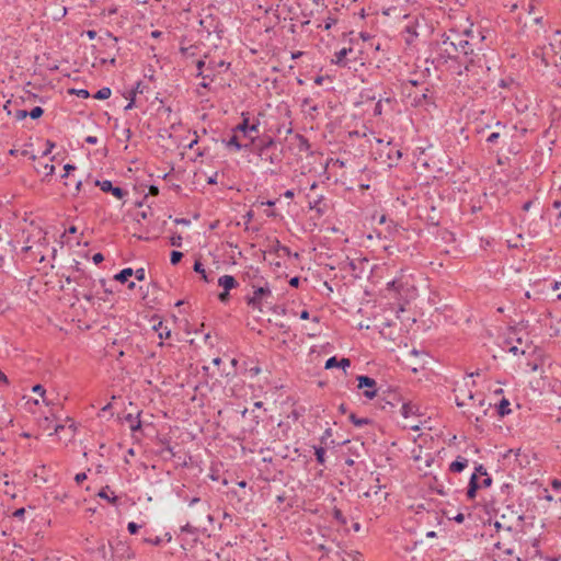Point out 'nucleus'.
<instances>
[{"label": "nucleus", "instance_id": "1", "mask_svg": "<svg viewBox=\"0 0 561 561\" xmlns=\"http://www.w3.org/2000/svg\"><path fill=\"white\" fill-rule=\"evenodd\" d=\"M443 46L453 45V51L456 54L460 53L465 56L473 55L474 53V42L469 41L468 38H463V36L454 33V35L447 36L443 42Z\"/></svg>", "mask_w": 561, "mask_h": 561}, {"label": "nucleus", "instance_id": "2", "mask_svg": "<svg viewBox=\"0 0 561 561\" xmlns=\"http://www.w3.org/2000/svg\"><path fill=\"white\" fill-rule=\"evenodd\" d=\"M253 295L251 297H247V304L253 309L262 311L263 302L266 301L267 298L272 297V290L267 283L257 286L253 285Z\"/></svg>", "mask_w": 561, "mask_h": 561}, {"label": "nucleus", "instance_id": "3", "mask_svg": "<svg viewBox=\"0 0 561 561\" xmlns=\"http://www.w3.org/2000/svg\"><path fill=\"white\" fill-rule=\"evenodd\" d=\"M358 388L365 389L364 390V397L367 399H374L377 396V382L375 379L368 377V376H358Z\"/></svg>", "mask_w": 561, "mask_h": 561}, {"label": "nucleus", "instance_id": "4", "mask_svg": "<svg viewBox=\"0 0 561 561\" xmlns=\"http://www.w3.org/2000/svg\"><path fill=\"white\" fill-rule=\"evenodd\" d=\"M92 183L94 186H99L103 192L111 193L117 199H123L127 195L126 191H124L123 188H121L118 186H113L112 182L108 180H104V181L94 180Z\"/></svg>", "mask_w": 561, "mask_h": 561}, {"label": "nucleus", "instance_id": "5", "mask_svg": "<svg viewBox=\"0 0 561 561\" xmlns=\"http://www.w3.org/2000/svg\"><path fill=\"white\" fill-rule=\"evenodd\" d=\"M233 130L242 133L245 137H250V134L259 133V123H253L250 125L249 117L245 113H242V122Z\"/></svg>", "mask_w": 561, "mask_h": 561}, {"label": "nucleus", "instance_id": "6", "mask_svg": "<svg viewBox=\"0 0 561 561\" xmlns=\"http://www.w3.org/2000/svg\"><path fill=\"white\" fill-rule=\"evenodd\" d=\"M469 400H474V393L463 388L455 389V401L460 408L469 405Z\"/></svg>", "mask_w": 561, "mask_h": 561}, {"label": "nucleus", "instance_id": "7", "mask_svg": "<svg viewBox=\"0 0 561 561\" xmlns=\"http://www.w3.org/2000/svg\"><path fill=\"white\" fill-rule=\"evenodd\" d=\"M123 424L130 430L134 436H136V433L141 431L140 413L138 412L136 415L128 413L124 417Z\"/></svg>", "mask_w": 561, "mask_h": 561}, {"label": "nucleus", "instance_id": "8", "mask_svg": "<svg viewBox=\"0 0 561 561\" xmlns=\"http://www.w3.org/2000/svg\"><path fill=\"white\" fill-rule=\"evenodd\" d=\"M353 53V48H342L334 54V58L332 62L340 67H350V60L347 59V55Z\"/></svg>", "mask_w": 561, "mask_h": 561}, {"label": "nucleus", "instance_id": "9", "mask_svg": "<svg viewBox=\"0 0 561 561\" xmlns=\"http://www.w3.org/2000/svg\"><path fill=\"white\" fill-rule=\"evenodd\" d=\"M479 489H481V483L479 482L478 474L477 473H472L471 478H470V481H469L468 489H467V497L469 500L474 499L476 494H477V491Z\"/></svg>", "mask_w": 561, "mask_h": 561}, {"label": "nucleus", "instance_id": "10", "mask_svg": "<svg viewBox=\"0 0 561 561\" xmlns=\"http://www.w3.org/2000/svg\"><path fill=\"white\" fill-rule=\"evenodd\" d=\"M218 285L229 291L238 286V282L231 275H222L218 279Z\"/></svg>", "mask_w": 561, "mask_h": 561}, {"label": "nucleus", "instance_id": "11", "mask_svg": "<svg viewBox=\"0 0 561 561\" xmlns=\"http://www.w3.org/2000/svg\"><path fill=\"white\" fill-rule=\"evenodd\" d=\"M275 148V141L268 137L266 140H261L257 145V153L260 157L267 156L268 151Z\"/></svg>", "mask_w": 561, "mask_h": 561}, {"label": "nucleus", "instance_id": "12", "mask_svg": "<svg viewBox=\"0 0 561 561\" xmlns=\"http://www.w3.org/2000/svg\"><path fill=\"white\" fill-rule=\"evenodd\" d=\"M419 408L411 402H402L400 412L404 419H409L411 415H415Z\"/></svg>", "mask_w": 561, "mask_h": 561}, {"label": "nucleus", "instance_id": "13", "mask_svg": "<svg viewBox=\"0 0 561 561\" xmlns=\"http://www.w3.org/2000/svg\"><path fill=\"white\" fill-rule=\"evenodd\" d=\"M110 486L106 485L104 488H102L100 490V492L98 493V496H100L101 499H104L106 500L108 503L113 504V505H116L117 502H118V497L116 495H114L113 492H111L112 495L108 494L110 492Z\"/></svg>", "mask_w": 561, "mask_h": 561}, {"label": "nucleus", "instance_id": "14", "mask_svg": "<svg viewBox=\"0 0 561 561\" xmlns=\"http://www.w3.org/2000/svg\"><path fill=\"white\" fill-rule=\"evenodd\" d=\"M510 401L503 398L500 403L496 405V411L500 416H505L511 413Z\"/></svg>", "mask_w": 561, "mask_h": 561}, {"label": "nucleus", "instance_id": "15", "mask_svg": "<svg viewBox=\"0 0 561 561\" xmlns=\"http://www.w3.org/2000/svg\"><path fill=\"white\" fill-rule=\"evenodd\" d=\"M38 173H42L44 176H50L55 172L54 164L50 163H38V167L36 168Z\"/></svg>", "mask_w": 561, "mask_h": 561}, {"label": "nucleus", "instance_id": "16", "mask_svg": "<svg viewBox=\"0 0 561 561\" xmlns=\"http://www.w3.org/2000/svg\"><path fill=\"white\" fill-rule=\"evenodd\" d=\"M134 270L131 267H126L122 270L119 273H117L114 278L115 280H118L121 283H125L128 280L130 276H133Z\"/></svg>", "mask_w": 561, "mask_h": 561}, {"label": "nucleus", "instance_id": "17", "mask_svg": "<svg viewBox=\"0 0 561 561\" xmlns=\"http://www.w3.org/2000/svg\"><path fill=\"white\" fill-rule=\"evenodd\" d=\"M468 466V460L463 458V460H456L450 463L449 470L453 472H461Z\"/></svg>", "mask_w": 561, "mask_h": 561}, {"label": "nucleus", "instance_id": "18", "mask_svg": "<svg viewBox=\"0 0 561 561\" xmlns=\"http://www.w3.org/2000/svg\"><path fill=\"white\" fill-rule=\"evenodd\" d=\"M194 271L198 274L202 275V278L206 282V283H209L211 282L213 279L208 277V275L206 274V271L205 268L203 267V264L199 262V261H195L194 263V266H193Z\"/></svg>", "mask_w": 561, "mask_h": 561}, {"label": "nucleus", "instance_id": "19", "mask_svg": "<svg viewBox=\"0 0 561 561\" xmlns=\"http://www.w3.org/2000/svg\"><path fill=\"white\" fill-rule=\"evenodd\" d=\"M484 405V396L482 393L474 394V400H469L470 408H483Z\"/></svg>", "mask_w": 561, "mask_h": 561}, {"label": "nucleus", "instance_id": "20", "mask_svg": "<svg viewBox=\"0 0 561 561\" xmlns=\"http://www.w3.org/2000/svg\"><path fill=\"white\" fill-rule=\"evenodd\" d=\"M350 420L357 427H362L369 423V420L367 417H357L354 413L350 414Z\"/></svg>", "mask_w": 561, "mask_h": 561}, {"label": "nucleus", "instance_id": "21", "mask_svg": "<svg viewBox=\"0 0 561 561\" xmlns=\"http://www.w3.org/2000/svg\"><path fill=\"white\" fill-rule=\"evenodd\" d=\"M111 89L110 88H102L100 89L95 94H94V99L96 100H106L111 96Z\"/></svg>", "mask_w": 561, "mask_h": 561}, {"label": "nucleus", "instance_id": "22", "mask_svg": "<svg viewBox=\"0 0 561 561\" xmlns=\"http://www.w3.org/2000/svg\"><path fill=\"white\" fill-rule=\"evenodd\" d=\"M61 431H67L68 436L72 437L75 434V424L71 422V424L66 428L65 425H56L55 433L59 434Z\"/></svg>", "mask_w": 561, "mask_h": 561}, {"label": "nucleus", "instance_id": "23", "mask_svg": "<svg viewBox=\"0 0 561 561\" xmlns=\"http://www.w3.org/2000/svg\"><path fill=\"white\" fill-rule=\"evenodd\" d=\"M153 328L158 332L160 339L170 336V331L163 327L162 322H159L158 325H154Z\"/></svg>", "mask_w": 561, "mask_h": 561}, {"label": "nucleus", "instance_id": "24", "mask_svg": "<svg viewBox=\"0 0 561 561\" xmlns=\"http://www.w3.org/2000/svg\"><path fill=\"white\" fill-rule=\"evenodd\" d=\"M263 161H267L270 162L271 164H276L277 162H279V156L275 152H271L268 151L267 156H264V157H260Z\"/></svg>", "mask_w": 561, "mask_h": 561}, {"label": "nucleus", "instance_id": "25", "mask_svg": "<svg viewBox=\"0 0 561 561\" xmlns=\"http://www.w3.org/2000/svg\"><path fill=\"white\" fill-rule=\"evenodd\" d=\"M27 113L31 118L37 119L44 114V110L41 106H35Z\"/></svg>", "mask_w": 561, "mask_h": 561}, {"label": "nucleus", "instance_id": "26", "mask_svg": "<svg viewBox=\"0 0 561 561\" xmlns=\"http://www.w3.org/2000/svg\"><path fill=\"white\" fill-rule=\"evenodd\" d=\"M183 257V253L180 251H172L170 255V262L172 265H176Z\"/></svg>", "mask_w": 561, "mask_h": 561}, {"label": "nucleus", "instance_id": "27", "mask_svg": "<svg viewBox=\"0 0 561 561\" xmlns=\"http://www.w3.org/2000/svg\"><path fill=\"white\" fill-rule=\"evenodd\" d=\"M105 36L106 38L112 42L111 45H108V47L115 49L116 51L119 50V48L116 46V43L118 42V38L116 36H114L111 32H106L105 33Z\"/></svg>", "mask_w": 561, "mask_h": 561}, {"label": "nucleus", "instance_id": "28", "mask_svg": "<svg viewBox=\"0 0 561 561\" xmlns=\"http://www.w3.org/2000/svg\"><path fill=\"white\" fill-rule=\"evenodd\" d=\"M32 391L34 393H37L39 397H42L43 401L46 403V404H49L48 402H46L45 400V393H46V390L45 388L42 386V385H35L33 388H32Z\"/></svg>", "mask_w": 561, "mask_h": 561}, {"label": "nucleus", "instance_id": "29", "mask_svg": "<svg viewBox=\"0 0 561 561\" xmlns=\"http://www.w3.org/2000/svg\"><path fill=\"white\" fill-rule=\"evenodd\" d=\"M228 147H233L236 150H241L242 145L239 142L238 137L233 135L227 142Z\"/></svg>", "mask_w": 561, "mask_h": 561}, {"label": "nucleus", "instance_id": "30", "mask_svg": "<svg viewBox=\"0 0 561 561\" xmlns=\"http://www.w3.org/2000/svg\"><path fill=\"white\" fill-rule=\"evenodd\" d=\"M91 280L92 279L85 275H79V276L75 277V283H77L78 285H81V286H88V284Z\"/></svg>", "mask_w": 561, "mask_h": 561}, {"label": "nucleus", "instance_id": "31", "mask_svg": "<svg viewBox=\"0 0 561 561\" xmlns=\"http://www.w3.org/2000/svg\"><path fill=\"white\" fill-rule=\"evenodd\" d=\"M388 398H389V400H387V403L392 405V407H394V404H396L394 401L397 403H399L401 401L400 397L394 391L389 392Z\"/></svg>", "mask_w": 561, "mask_h": 561}, {"label": "nucleus", "instance_id": "32", "mask_svg": "<svg viewBox=\"0 0 561 561\" xmlns=\"http://www.w3.org/2000/svg\"><path fill=\"white\" fill-rule=\"evenodd\" d=\"M333 367H339V359L335 356H332L329 359H327L324 365L325 369H331Z\"/></svg>", "mask_w": 561, "mask_h": 561}, {"label": "nucleus", "instance_id": "33", "mask_svg": "<svg viewBox=\"0 0 561 561\" xmlns=\"http://www.w3.org/2000/svg\"><path fill=\"white\" fill-rule=\"evenodd\" d=\"M500 137H501V133H500V131H493V133H491V134L488 136V138H486V142H488V144H491V145L496 144V142H497V140L500 139Z\"/></svg>", "mask_w": 561, "mask_h": 561}, {"label": "nucleus", "instance_id": "34", "mask_svg": "<svg viewBox=\"0 0 561 561\" xmlns=\"http://www.w3.org/2000/svg\"><path fill=\"white\" fill-rule=\"evenodd\" d=\"M289 254H290L289 248L280 244V242H277V255L282 256V255H289Z\"/></svg>", "mask_w": 561, "mask_h": 561}, {"label": "nucleus", "instance_id": "35", "mask_svg": "<svg viewBox=\"0 0 561 561\" xmlns=\"http://www.w3.org/2000/svg\"><path fill=\"white\" fill-rule=\"evenodd\" d=\"M333 517H334L339 523H341V524H343V525H344V524H346V519H345V517L343 516V514H342L341 510H339V508H334V511H333Z\"/></svg>", "mask_w": 561, "mask_h": 561}, {"label": "nucleus", "instance_id": "36", "mask_svg": "<svg viewBox=\"0 0 561 561\" xmlns=\"http://www.w3.org/2000/svg\"><path fill=\"white\" fill-rule=\"evenodd\" d=\"M140 526L136 524L135 522H129L127 525V530L130 535H135L138 533Z\"/></svg>", "mask_w": 561, "mask_h": 561}, {"label": "nucleus", "instance_id": "37", "mask_svg": "<svg viewBox=\"0 0 561 561\" xmlns=\"http://www.w3.org/2000/svg\"><path fill=\"white\" fill-rule=\"evenodd\" d=\"M13 115L16 121H22L28 116V113L25 110H16Z\"/></svg>", "mask_w": 561, "mask_h": 561}, {"label": "nucleus", "instance_id": "38", "mask_svg": "<svg viewBox=\"0 0 561 561\" xmlns=\"http://www.w3.org/2000/svg\"><path fill=\"white\" fill-rule=\"evenodd\" d=\"M136 279L138 280H144L146 278V271L145 268L140 267V268H137L136 271H134V274Z\"/></svg>", "mask_w": 561, "mask_h": 561}, {"label": "nucleus", "instance_id": "39", "mask_svg": "<svg viewBox=\"0 0 561 561\" xmlns=\"http://www.w3.org/2000/svg\"><path fill=\"white\" fill-rule=\"evenodd\" d=\"M442 50L447 55L448 58H454L456 56V53L453 51V45H442Z\"/></svg>", "mask_w": 561, "mask_h": 561}, {"label": "nucleus", "instance_id": "40", "mask_svg": "<svg viewBox=\"0 0 561 561\" xmlns=\"http://www.w3.org/2000/svg\"><path fill=\"white\" fill-rule=\"evenodd\" d=\"M463 36H465L466 38H468L469 41H471V42H473L476 37H479V38H480V41H482V39H483V36H480V35L476 36L472 30H466V31L463 32Z\"/></svg>", "mask_w": 561, "mask_h": 561}, {"label": "nucleus", "instance_id": "41", "mask_svg": "<svg viewBox=\"0 0 561 561\" xmlns=\"http://www.w3.org/2000/svg\"><path fill=\"white\" fill-rule=\"evenodd\" d=\"M170 243L173 247H181L182 245V237L180 234L171 237Z\"/></svg>", "mask_w": 561, "mask_h": 561}, {"label": "nucleus", "instance_id": "42", "mask_svg": "<svg viewBox=\"0 0 561 561\" xmlns=\"http://www.w3.org/2000/svg\"><path fill=\"white\" fill-rule=\"evenodd\" d=\"M473 473L478 474V479H480V477H485L488 474L486 469L482 465L477 466L476 471Z\"/></svg>", "mask_w": 561, "mask_h": 561}, {"label": "nucleus", "instance_id": "43", "mask_svg": "<svg viewBox=\"0 0 561 561\" xmlns=\"http://www.w3.org/2000/svg\"><path fill=\"white\" fill-rule=\"evenodd\" d=\"M181 531L182 533H191V534H194L196 531V528L193 527L190 523H186L185 525H183L181 527Z\"/></svg>", "mask_w": 561, "mask_h": 561}, {"label": "nucleus", "instance_id": "44", "mask_svg": "<svg viewBox=\"0 0 561 561\" xmlns=\"http://www.w3.org/2000/svg\"><path fill=\"white\" fill-rule=\"evenodd\" d=\"M72 92L76 93L78 96L83 98V99H87L90 95L89 91L85 90V89L72 90Z\"/></svg>", "mask_w": 561, "mask_h": 561}, {"label": "nucleus", "instance_id": "45", "mask_svg": "<svg viewBox=\"0 0 561 561\" xmlns=\"http://www.w3.org/2000/svg\"><path fill=\"white\" fill-rule=\"evenodd\" d=\"M480 483L481 488H489L492 484V478L486 474Z\"/></svg>", "mask_w": 561, "mask_h": 561}, {"label": "nucleus", "instance_id": "46", "mask_svg": "<svg viewBox=\"0 0 561 561\" xmlns=\"http://www.w3.org/2000/svg\"><path fill=\"white\" fill-rule=\"evenodd\" d=\"M145 541L148 542V543H151L153 546H159L162 542L161 538L158 537V536L154 537V538H147V539H145Z\"/></svg>", "mask_w": 561, "mask_h": 561}, {"label": "nucleus", "instance_id": "47", "mask_svg": "<svg viewBox=\"0 0 561 561\" xmlns=\"http://www.w3.org/2000/svg\"><path fill=\"white\" fill-rule=\"evenodd\" d=\"M351 366V360L348 358L339 359V367L345 369Z\"/></svg>", "mask_w": 561, "mask_h": 561}, {"label": "nucleus", "instance_id": "48", "mask_svg": "<svg viewBox=\"0 0 561 561\" xmlns=\"http://www.w3.org/2000/svg\"><path fill=\"white\" fill-rule=\"evenodd\" d=\"M64 170H65V174H64L62 176H64V178H67V176H69L70 171L76 170V167H75V165H72V164H66V165L64 167Z\"/></svg>", "mask_w": 561, "mask_h": 561}, {"label": "nucleus", "instance_id": "49", "mask_svg": "<svg viewBox=\"0 0 561 561\" xmlns=\"http://www.w3.org/2000/svg\"><path fill=\"white\" fill-rule=\"evenodd\" d=\"M92 260H93V262H94L95 264H99V263H101V262H103V261H104V256H103V254H102V253H95V254L93 255Z\"/></svg>", "mask_w": 561, "mask_h": 561}, {"label": "nucleus", "instance_id": "50", "mask_svg": "<svg viewBox=\"0 0 561 561\" xmlns=\"http://www.w3.org/2000/svg\"><path fill=\"white\" fill-rule=\"evenodd\" d=\"M218 298L221 302H226L229 299V291L224 290L222 293L219 294Z\"/></svg>", "mask_w": 561, "mask_h": 561}, {"label": "nucleus", "instance_id": "51", "mask_svg": "<svg viewBox=\"0 0 561 561\" xmlns=\"http://www.w3.org/2000/svg\"><path fill=\"white\" fill-rule=\"evenodd\" d=\"M87 479V474L84 472L77 473L75 480L77 483H81Z\"/></svg>", "mask_w": 561, "mask_h": 561}, {"label": "nucleus", "instance_id": "52", "mask_svg": "<svg viewBox=\"0 0 561 561\" xmlns=\"http://www.w3.org/2000/svg\"><path fill=\"white\" fill-rule=\"evenodd\" d=\"M388 289L399 290L398 282L391 280L387 284Z\"/></svg>", "mask_w": 561, "mask_h": 561}, {"label": "nucleus", "instance_id": "53", "mask_svg": "<svg viewBox=\"0 0 561 561\" xmlns=\"http://www.w3.org/2000/svg\"><path fill=\"white\" fill-rule=\"evenodd\" d=\"M21 154H22V156H25V157H28V158H30V159H32V160H35V159H36V156H35L34 153L30 152L27 149H23V150L21 151Z\"/></svg>", "mask_w": 561, "mask_h": 561}, {"label": "nucleus", "instance_id": "54", "mask_svg": "<svg viewBox=\"0 0 561 561\" xmlns=\"http://www.w3.org/2000/svg\"><path fill=\"white\" fill-rule=\"evenodd\" d=\"M204 66H205V61L204 60H198L197 61V64H196V67L198 69V75L197 76H203L204 75L203 71H202Z\"/></svg>", "mask_w": 561, "mask_h": 561}, {"label": "nucleus", "instance_id": "55", "mask_svg": "<svg viewBox=\"0 0 561 561\" xmlns=\"http://www.w3.org/2000/svg\"><path fill=\"white\" fill-rule=\"evenodd\" d=\"M217 176H218V173H217V172H215L211 176H209V178L207 179V183H208V184H216V183H217Z\"/></svg>", "mask_w": 561, "mask_h": 561}, {"label": "nucleus", "instance_id": "56", "mask_svg": "<svg viewBox=\"0 0 561 561\" xmlns=\"http://www.w3.org/2000/svg\"><path fill=\"white\" fill-rule=\"evenodd\" d=\"M55 147V144L51 142V141H47V149L43 152L44 156H47L48 153H50L51 149Z\"/></svg>", "mask_w": 561, "mask_h": 561}, {"label": "nucleus", "instance_id": "57", "mask_svg": "<svg viewBox=\"0 0 561 561\" xmlns=\"http://www.w3.org/2000/svg\"><path fill=\"white\" fill-rule=\"evenodd\" d=\"M299 317H300V319H301V320H308V319H309V317H310V313H309V311H308L307 309H304V310L300 312Z\"/></svg>", "mask_w": 561, "mask_h": 561}, {"label": "nucleus", "instance_id": "58", "mask_svg": "<svg viewBox=\"0 0 561 561\" xmlns=\"http://www.w3.org/2000/svg\"><path fill=\"white\" fill-rule=\"evenodd\" d=\"M404 427H409V428H411V430H413V431H417V430L420 428L419 424L413 423V422L405 423V424H404Z\"/></svg>", "mask_w": 561, "mask_h": 561}, {"label": "nucleus", "instance_id": "59", "mask_svg": "<svg viewBox=\"0 0 561 561\" xmlns=\"http://www.w3.org/2000/svg\"><path fill=\"white\" fill-rule=\"evenodd\" d=\"M149 194L152 195V196H157L159 194V188L154 185H151L149 187Z\"/></svg>", "mask_w": 561, "mask_h": 561}, {"label": "nucleus", "instance_id": "60", "mask_svg": "<svg viewBox=\"0 0 561 561\" xmlns=\"http://www.w3.org/2000/svg\"><path fill=\"white\" fill-rule=\"evenodd\" d=\"M85 141L91 145H95L98 142V138L95 136H88Z\"/></svg>", "mask_w": 561, "mask_h": 561}, {"label": "nucleus", "instance_id": "61", "mask_svg": "<svg viewBox=\"0 0 561 561\" xmlns=\"http://www.w3.org/2000/svg\"><path fill=\"white\" fill-rule=\"evenodd\" d=\"M82 186H83V182H82L81 180H78V181L75 183V192H76V193H79Z\"/></svg>", "mask_w": 561, "mask_h": 561}, {"label": "nucleus", "instance_id": "62", "mask_svg": "<svg viewBox=\"0 0 561 561\" xmlns=\"http://www.w3.org/2000/svg\"><path fill=\"white\" fill-rule=\"evenodd\" d=\"M203 81L201 82V87L203 88H207L208 87V82H207V79L210 77L209 75H203Z\"/></svg>", "mask_w": 561, "mask_h": 561}, {"label": "nucleus", "instance_id": "63", "mask_svg": "<svg viewBox=\"0 0 561 561\" xmlns=\"http://www.w3.org/2000/svg\"><path fill=\"white\" fill-rule=\"evenodd\" d=\"M299 278L298 277H293L290 280H289V285L293 286V287H298L299 285Z\"/></svg>", "mask_w": 561, "mask_h": 561}, {"label": "nucleus", "instance_id": "64", "mask_svg": "<svg viewBox=\"0 0 561 561\" xmlns=\"http://www.w3.org/2000/svg\"><path fill=\"white\" fill-rule=\"evenodd\" d=\"M552 488L554 490H561V480H553L552 481Z\"/></svg>", "mask_w": 561, "mask_h": 561}]
</instances>
